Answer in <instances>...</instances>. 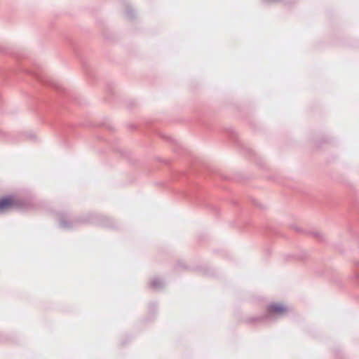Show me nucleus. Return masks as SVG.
Here are the masks:
<instances>
[{
	"label": "nucleus",
	"mask_w": 359,
	"mask_h": 359,
	"mask_svg": "<svg viewBox=\"0 0 359 359\" xmlns=\"http://www.w3.org/2000/svg\"><path fill=\"white\" fill-rule=\"evenodd\" d=\"M287 310L286 306L279 303L271 304L266 309L269 316L283 315L287 311Z\"/></svg>",
	"instance_id": "nucleus-2"
},
{
	"label": "nucleus",
	"mask_w": 359,
	"mask_h": 359,
	"mask_svg": "<svg viewBox=\"0 0 359 359\" xmlns=\"http://www.w3.org/2000/svg\"><path fill=\"white\" fill-rule=\"evenodd\" d=\"M20 205V201L13 196L4 197L0 199V212H4Z\"/></svg>",
	"instance_id": "nucleus-1"
}]
</instances>
